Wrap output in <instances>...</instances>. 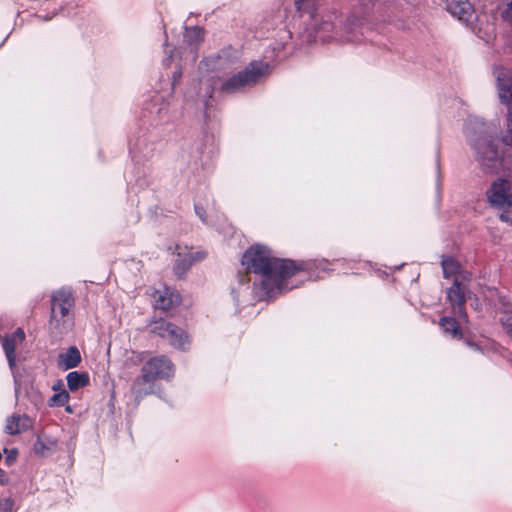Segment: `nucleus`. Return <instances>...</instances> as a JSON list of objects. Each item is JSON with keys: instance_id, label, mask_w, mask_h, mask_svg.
<instances>
[{"instance_id": "f257e3e1", "label": "nucleus", "mask_w": 512, "mask_h": 512, "mask_svg": "<svg viewBox=\"0 0 512 512\" xmlns=\"http://www.w3.org/2000/svg\"><path fill=\"white\" fill-rule=\"evenodd\" d=\"M242 263L248 270L262 275L261 287L267 296L281 290L284 281L297 271V266L292 261L273 257L271 251L261 245L246 251Z\"/></svg>"}, {"instance_id": "f03ea898", "label": "nucleus", "mask_w": 512, "mask_h": 512, "mask_svg": "<svg viewBox=\"0 0 512 512\" xmlns=\"http://www.w3.org/2000/svg\"><path fill=\"white\" fill-rule=\"evenodd\" d=\"M473 131L472 146L476 160L485 174H494L502 166V157L491 140L492 131L484 123L475 122L471 125Z\"/></svg>"}, {"instance_id": "7ed1b4c3", "label": "nucleus", "mask_w": 512, "mask_h": 512, "mask_svg": "<svg viewBox=\"0 0 512 512\" xmlns=\"http://www.w3.org/2000/svg\"><path fill=\"white\" fill-rule=\"evenodd\" d=\"M72 293L67 289H60L52 296L49 331L54 337H61L68 333L74 324Z\"/></svg>"}, {"instance_id": "20e7f679", "label": "nucleus", "mask_w": 512, "mask_h": 512, "mask_svg": "<svg viewBox=\"0 0 512 512\" xmlns=\"http://www.w3.org/2000/svg\"><path fill=\"white\" fill-rule=\"evenodd\" d=\"M270 73V67L267 63L254 62L251 63L246 69L237 75L230 78L223 86L222 90L225 92L233 93L246 86L255 84L261 78Z\"/></svg>"}, {"instance_id": "39448f33", "label": "nucleus", "mask_w": 512, "mask_h": 512, "mask_svg": "<svg viewBox=\"0 0 512 512\" xmlns=\"http://www.w3.org/2000/svg\"><path fill=\"white\" fill-rule=\"evenodd\" d=\"M487 202L493 208L512 207V184L504 178H497L490 184L486 193Z\"/></svg>"}, {"instance_id": "423d86ee", "label": "nucleus", "mask_w": 512, "mask_h": 512, "mask_svg": "<svg viewBox=\"0 0 512 512\" xmlns=\"http://www.w3.org/2000/svg\"><path fill=\"white\" fill-rule=\"evenodd\" d=\"M173 374V365L169 359L164 356L155 357L147 361L142 368V377L138 379L135 385L141 381L153 382L159 378H169Z\"/></svg>"}, {"instance_id": "0eeeda50", "label": "nucleus", "mask_w": 512, "mask_h": 512, "mask_svg": "<svg viewBox=\"0 0 512 512\" xmlns=\"http://www.w3.org/2000/svg\"><path fill=\"white\" fill-rule=\"evenodd\" d=\"M150 327L153 333L168 340L176 348H184L185 343L188 341V336L182 329L164 320L154 321Z\"/></svg>"}, {"instance_id": "6e6552de", "label": "nucleus", "mask_w": 512, "mask_h": 512, "mask_svg": "<svg viewBox=\"0 0 512 512\" xmlns=\"http://www.w3.org/2000/svg\"><path fill=\"white\" fill-rule=\"evenodd\" d=\"M175 250L178 258L174 265V272L179 278H181L186 273V271L189 269V267L194 261H199L206 257V253L203 251H199L196 253H187V248H182L179 245L175 246Z\"/></svg>"}, {"instance_id": "1a4fd4ad", "label": "nucleus", "mask_w": 512, "mask_h": 512, "mask_svg": "<svg viewBox=\"0 0 512 512\" xmlns=\"http://www.w3.org/2000/svg\"><path fill=\"white\" fill-rule=\"evenodd\" d=\"M494 74L498 83L499 97L504 102L512 101V75L503 66H496Z\"/></svg>"}, {"instance_id": "9d476101", "label": "nucleus", "mask_w": 512, "mask_h": 512, "mask_svg": "<svg viewBox=\"0 0 512 512\" xmlns=\"http://www.w3.org/2000/svg\"><path fill=\"white\" fill-rule=\"evenodd\" d=\"M447 10L458 20L465 23L472 21L474 11L468 0H444Z\"/></svg>"}, {"instance_id": "9b49d317", "label": "nucleus", "mask_w": 512, "mask_h": 512, "mask_svg": "<svg viewBox=\"0 0 512 512\" xmlns=\"http://www.w3.org/2000/svg\"><path fill=\"white\" fill-rule=\"evenodd\" d=\"M155 305L157 308L167 311L180 303L178 293L168 287H163L154 293Z\"/></svg>"}, {"instance_id": "f8f14e48", "label": "nucleus", "mask_w": 512, "mask_h": 512, "mask_svg": "<svg viewBox=\"0 0 512 512\" xmlns=\"http://www.w3.org/2000/svg\"><path fill=\"white\" fill-rule=\"evenodd\" d=\"M81 362V354L77 347L71 346L65 352L58 355V367L68 370L77 367Z\"/></svg>"}, {"instance_id": "ddd939ff", "label": "nucleus", "mask_w": 512, "mask_h": 512, "mask_svg": "<svg viewBox=\"0 0 512 512\" xmlns=\"http://www.w3.org/2000/svg\"><path fill=\"white\" fill-rule=\"evenodd\" d=\"M31 427V421L26 416L13 415L6 421L5 432L9 435L19 434Z\"/></svg>"}, {"instance_id": "4468645a", "label": "nucleus", "mask_w": 512, "mask_h": 512, "mask_svg": "<svg viewBox=\"0 0 512 512\" xmlns=\"http://www.w3.org/2000/svg\"><path fill=\"white\" fill-rule=\"evenodd\" d=\"M448 299L454 306L458 307V314L465 317L463 309L465 303L464 289L457 282L449 289Z\"/></svg>"}, {"instance_id": "2eb2a0df", "label": "nucleus", "mask_w": 512, "mask_h": 512, "mask_svg": "<svg viewBox=\"0 0 512 512\" xmlns=\"http://www.w3.org/2000/svg\"><path fill=\"white\" fill-rule=\"evenodd\" d=\"M499 140L504 146L512 147V109H509L500 128Z\"/></svg>"}, {"instance_id": "dca6fc26", "label": "nucleus", "mask_w": 512, "mask_h": 512, "mask_svg": "<svg viewBox=\"0 0 512 512\" xmlns=\"http://www.w3.org/2000/svg\"><path fill=\"white\" fill-rule=\"evenodd\" d=\"M89 383V376L87 373L70 372L67 375V385L70 391L74 392L79 388L85 387Z\"/></svg>"}, {"instance_id": "f3484780", "label": "nucleus", "mask_w": 512, "mask_h": 512, "mask_svg": "<svg viewBox=\"0 0 512 512\" xmlns=\"http://www.w3.org/2000/svg\"><path fill=\"white\" fill-rule=\"evenodd\" d=\"M53 390L55 391V394L49 400V404L51 406H62L68 402L69 394L64 389L62 381H58L53 386Z\"/></svg>"}, {"instance_id": "a211bd4d", "label": "nucleus", "mask_w": 512, "mask_h": 512, "mask_svg": "<svg viewBox=\"0 0 512 512\" xmlns=\"http://www.w3.org/2000/svg\"><path fill=\"white\" fill-rule=\"evenodd\" d=\"M295 6L299 13H305L308 19H312L316 10V0H295Z\"/></svg>"}, {"instance_id": "6ab92c4d", "label": "nucleus", "mask_w": 512, "mask_h": 512, "mask_svg": "<svg viewBox=\"0 0 512 512\" xmlns=\"http://www.w3.org/2000/svg\"><path fill=\"white\" fill-rule=\"evenodd\" d=\"M442 268L444 276L449 277L457 273L459 264L453 257L446 256L442 259Z\"/></svg>"}, {"instance_id": "aec40b11", "label": "nucleus", "mask_w": 512, "mask_h": 512, "mask_svg": "<svg viewBox=\"0 0 512 512\" xmlns=\"http://www.w3.org/2000/svg\"><path fill=\"white\" fill-rule=\"evenodd\" d=\"M440 325L446 333H450L453 337H458L461 335L459 325L453 318H442Z\"/></svg>"}, {"instance_id": "412c9836", "label": "nucleus", "mask_w": 512, "mask_h": 512, "mask_svg": "<svg viewBox=\"0 0 512 512\" xmlns=\"http://www.w3.org/2000/svg\"><path fill=\"white\" fill-rule=\"evenodd\" d=\"M19 343L13 340L11 337L4 340L3 346L11 366L15 363V349Z\"/></svg>"}, {"instance_id": "4be33fe9", "label": "nucleus", "mask_w": 512, "mask_h": 512, "mask_svg": "<svg viewBox=\"0 0 512 512\" xmlns=\"http://www.w3.org/2000/svg\"><path fill=\"white\" fill-rule=\"evenodd\" d=\"M501 18L510 24H512V0H501V6L499 7Z\"/></svg>"}, {"instance_id": "5701e85b", "label": "nucleus", "mask_w": 512, "mask_h": 512, "mask_svg": "<svg viewBox=\"0 0 512 512\" xmlns=\"http://www.w3.org/2000/svg\"><path fill=\"white\" fill-rule=\"evenodd\" d=\"M500 321L506 332L512 334V313L503 312L500 316Z\"/></svg>"}, {"instance_id": "b1692460", "label": "nucleus", "mask_w": 512, "mask_h": 512, "mask_svg": "<svg viewBox=\"0 0 512 512\" xmlns=\"http://www.w3.org/2000/svg\"><path fill=\"white\" fill-rule=\"evenodd\" d=\"M11 338L20 344L24 340L25 334L22 329H17Z\"/></svg>"}, {"instance_id": "393cba45", "label": "nucleus", "mask_w": 512, "mask_h": 512, "mask_svg": "<svg viewBox=\"0 0 512 512\" xmlns=\"http://www.w3.org/2000/svg\"><path fill=\"white\" fill-rule=\"evenodd\" d=\"M44 449H45L44 443L40 439H38L37 442L34 445L35 452L37 454L43 455L44 454Z\"/></svg>"}, {"instance_id": "a878e982", "label": "nucleus", "mask_w": 512, "mask_h": 512, "mask_svg": "<svg viewBox=\"0 0 512 512\" xmlns=\"http://www.w3.org/2000/svg\"><path fill=\"white\" fill-rule=\"evenodd\" d=\"M500 219L503 222L510 223L512 226V212L511 213H503L500 215Z\"/></svg>"}, {"instance_id": "bb28decb", "label": "nucleus", "mask_w": 512, "mask_h": 512, "mask_svg": "<svg viewBox=\"0 0 512 512\" xmlns=\"http://www.w3.org/2000/svg\"><path fill=\"white\" fill-rule=\"evenodd\" d=\"M15 458H16V452H15L14 450H12V451H10V452L8 453V455H7V457H6V462H7L8 464H11V463H13V462H14Z\"/></svg>"}, {"instance_id": "cd10ccee", "label": "nucleus", "mask_w": 512, "mask_h": 512, "mask_svg": "<svg viewBox=\"0 0 512 512\" xmlns=\"http://www.w3.org/2000/svg\"><path fill=\"white\" fill-rule=\"evenodd\" d=\"M5 482V475H4V472L0 470V483H4Z\"/></svg>"}, {"instance_id": "c85d7f7f", "label": "nucleus", "mask_w": 512, "mask_h": 512, "mask_svg": "<svg viewBox=\"0 0 512 512\" xmlns=\"http://www.w3.org/2000/svg\"><path fill=\"white\" fill-rule=\"evenodd\" d=\"M66 411H68V412H72L71 407H70V406H66Z\"/></svg>"}]
</instances>
